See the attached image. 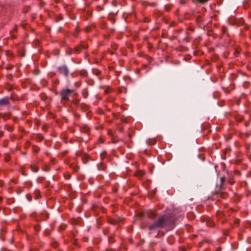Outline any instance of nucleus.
<instances>
[{
  "label": "nucleus",
  "mask_w": 251,
  "mask_h": 251,
  "mask_svg": "<svg viewBox=\"0 0 251 251\" xmlns=\"http://www.w3.org/2000/svg\"><path fill=\"white\" fill-rule=\"evenodd\" d=\"M11 98L5 97L0 99V107L9 106L10 104V100Z\"/></svg>",
  "instance_id": "6"
},
{
  "label": "nucleus",
  "mask_w": 251,
  "mask_h": 251,
  "mask_svg": "<svg viewBox=\"0 0 251 251\" xmlns=\"http://www.w3.org/2000/svg\"><path fill=\"white\" fill-rule=\"evenodd\" d=\"M5 54L7 56H12L13 55L12 52L9 50L5 51Z\"/></svg>",
  "instance_id": "32"
},
{
  "label": "nucleus",
  "mask_w": 251,
  "mask_h": 251,
  "mask_svg": "<svg viewBox=\"0 0 251 251\" xmlns=\"http://www.w3.org/2000/svg\"><path fill=\"white\" fill-rule=\"evenodd\" d=\"M107 155V153L105 151H102L100 154L101 159L104 158Z\"/></svg>",
  "instance_id": "28"
},
{
  "label": "nucleus",
  "mask_w": 251,
  "mask_h": 251,
  "mask_svg": "<svg viewBox=\"0 0 251 251\" xmlns=\"http://www.w3.org/2000/svg\"><path fill=\"white\" fill-rule=\"evenodd\" d=\"M72 103L76 106H80V100L78 99H73L72 101Z\"/></svg>",
  "instance_id": "20"
},
{
  "label": "nucleus",
  "mask_w": 251,
  "mask_h": 251,
  "mask_svg": "<svg viewBox=\"0 0 251 251\" xmlns=\"http://www.w3.org/2000/svg\"><path fill=\"white\" fill-rule=\"evenodd\" d=\"M222 30L223 32V33L224 34H226L227 36H229L228 33V30L226 26H223L222 27Z\"/></svg>",
  "instance_id": "21"
},
{
  "label": "nucleus",
  "mask_w": 251,
  "mask_h": 251,
  "mask_svg": "<svg viewBox=\"0 0 251 251\" xmlns=\"http://www.w3.org/2000/svg\"><path fill=\"white\" fill-rule=\"evenodd\" d=\"M32 150L34 152L38 153L39 152L40 149L39 147L35 145H33L32 146Z\"/></svg>",
  "instance_id": "22"
},
{
  "label": "nucleus",
  "mask_w": 251,
  "mask_h": 251,
  "mask_svg": "<svg viewBox=\"0 0 251 251\" xmlns=\"http://www.w3.org/2000/svg\"><path fill=\"white\" fill-rule=\"evenodd\" d=\"M72 50H73V49H72V48H71V49H69V54H72V53H75L74 51H73V50L72 51Z\"/></svg>",
  "instance_id": "38"
},
{
  "label": "nucleus",
  "mask_w": 251,
  "mask_h": 251,
  "mask_svg": "<svg viewBox=\"0 0 251 251\" xmlns=\"http://www.w3.org/2000/svg\"><path fill=\"white\" fill-rule=\"evenodd\" d=\"M81 46H82V49H87L88 48V46L87 45H82L81 44Z\"/></svg>",
  "instance_id": "37"
},
{
  "label": "nucleus",
  "mask_w": 251,
  "mask_h": 251,
  "mask_svg": "<svg viewBox=\"0 0 251 251\" xmlns=\"http://www.w3.org/2000/svg\"><path fill=\"white\" fill-rule=\"evenodd\" d=\"M124 220L123 218L119 217H115L112 218L110 217H107V222L109 224L113 225H116L120 222H122Z\"/></svg>",
  "instance_id": "4"
},
{
  "label": "nucleus",
  "mask_w": 251,
  "mask_h": 251,
  "mask_svg": "<svg viewBox=\"0 0 251 251\" xmlns=\"http://www.w3.org/2000/svg\"><path fill=\"white\" fill-rule=\"evenodd\" d=\"M249 84V82H245L244 83V86H245V85H246V84Z\"/></svg>",
  "instance_id": "51"
},
{
  "label": "nucleus",
  "mask_w": 251,
  "mask_h": 251,
  "mask_svg": "<svg viewBox=\"0 0 251 251\" xmlns=\"http://www.w3.org/2000/svg\"><path fill=\"white\" fill-rule=\"evenodd\" d=\"M50 246L52 248H53L54 249H56L59 247V243H58V242H57L55 240L52 239L50 242Z\"/></svg>",
  "instance_id": "14"
},
{
  "label": "nucleus",
  "mask_w": 251,
  "mask_h": 251,
  "mask_svg": "<svg viewBox=\"0 0 251 251\" xmlns=\"http://www.w3.org/2000/svg\"><path fill=\"white\" fill-rule=\"evenodd\" d=\"M96 10L98 12L102 11L103 9V8L100 5H98L96 7Z\"/></svg>",
  "instance_id": "31"
},
{
  "label": "nucleus",
  "mask_w": 251,
  "mask_h": 251,
  "mask_svg": "<svg viewBox=\"0 0 251 251\" xmlns=\"http://www.w3.org/2000/svg\"><path fill=\"white\" fill-rule=\"evenodd\" d=\"M235 120L237 122L240 123L243 120V117L241 116H236Z\"/></svg>",
  "instance_id": "23"
},
{
  "label": "nucleus",
  "mask_w": 251,
  "mask_h": 251,
  "mask_svg": "<svg viewBox=\"0 0 251 251\" xmlns=\"http://www.w3.org/2000/svg\"><path fill=\"white\" fill-rule=\"evenodd\" d=\"M50 216V214L46 211L41 212L37 217V221H43L47 220Z\"/></svg>",
  "instance_id": "5"
},
{
  "label": "nucleus",
  "mask_w": 251,
  "mask_h": 251,
  "mask_svg": "<svg viewBox=\"0 0 251 251\" xmlns=\"http://www.w3.org/2000/svg\"><path fill=\"white\" fill-rule=\"evenodd\" d=\"M4 159L5 162H8L10 160V157L8 154H5L4 156Z\"/></svg>",
  "instance_id": "27"
},
{
  "label": "nucleus",
  "mask_w": 251,
  "mask_h": 251,
  "mask_svg": "<svg viewBox=\"0 0 251 251\" xmlns=\"http://www.w3.org/2000/svg\"><path fill=\"white\" fill-rule=\"evenodd\" d=\"M5 128L9 131H12L14 129L13 127L9 126H5Z\"/></svg>",
  "instance_id": "30"
},
{
  "label": "nucleus",
  "mask_w": 251,
  "mask_h": 251,
  "mask_svg": "<svg viewBox=\"0 0 251 251\" xmlns=\"http://www.w3.org/2000/svg\"><path fill=\"white\" fill-rule=\"evenodd\" d=\"M87 251H93L92 249L90 248L87 249Z\"/></svg>",
  "instance_id": "48"
},
{
  "label": "nucleus",
  "mask_w": 251,
  "mask_h": 251,
  "mask_svg": "<svg viewBox=\"0 0 251 251\" xmlns=\"http://www.w3.org/2000/svg\"><path fill=\"white\" fill-rule=\"evenodd\" d=\"M31 169L34 172H37L39 170V168L35 165H31Z\"/></svg>",
  "instance_id": "24"
},
{
  "label": "nucleus",
  "mask_w": 251,
  "mask_h": 251,
  "mask_svg": "<svg viewBox=\"0 0 251 251\" xmlns=\"http://www.w3.org/2000/svg\"><path fill=\"white\" fill-rule=\"evenodd\" d=\"M119 131L121 132H123L124 131V128H120L119 129Z\"/></svg>",
  "instance_id": "46"
},
{
  "label": "nucleus",
  "mask_w": 251,
  "mask_h": 251,
  "mask_svg": "<svg viewBox=\"0 0 251 251\" xmlns=\"http://www.w3.org/2000/svg\"><path fill=\"white\" fill-rule=\"evenodd\" d=\"M34 228L36 232H39L41 230V226L39 225H35Z\"/></svg>",
  "instance_id": "26"
},
{
  "label": "nucleus",
  "mask_w": 251,
  "mask_h": 251,
  "mask_svg": "<svg viewBox=\"0 0 251 251\" xmlns=\"http://www.w3.org/2000/svg\"><path fill=\"white\" fill-rule=\"evenodd\" d=\"M88 238H84V240L85 241H88Z\"/></svg>",
  "instance_id": "53"
},
{
  "label": "nucleus",
  "mask_w": 251,
  "mask_h": 251,
  "mask_svg": "<svg viewBox=\"0 0 251 251\" xmlns=\"http://www.w3.org/2000/svg\"><path fill=\"white\" fill-rule=\"evenodd\" d=\"M17 27L16 26H15L13 29H14V31H16L17 30Z\"/></svg>",
  "instance_id": "49"
},
{
  "label": "nucleus",
  "mask_w": 251,
  "mask_h": 251,
  "mask_svg": "<svg viewBox=\"0 0 251 251\" xmlns=\"http://www.w3.org/2000/svg\"><path fill=\"white\" fill-rule=\"evenodd\" d=\"M226 181L225 176L220 178V184L219 186H217L216 190L215 191V194H218L224 188V184Z\"/></svg>",
  "instance_id": "7"
},
{
  "label": "nucleus",
  "mask_w": 251,
  "mask_h": 251,
  "mask_svg": "<svg viewBox=\"0 0 251 251\" xmlns=\"http://www.w3.org/2000/svg\"><path fill=\"white\" fill-rule=\"evenodd\" d=\"M175 226L176 218L173 214H168L159 215L152 223L147 226L142 225L141 228H147L151 232L157 229H165L167 231H170L174 229Z\"/></svg>",
  "instance_id": "1"
},
{
  "label": "nucleus",
  "mask_w": 251,
  "mask_h": 251,
  "mask_svg": "<svg viewBox=\"0 0 251 251\" xmlns=\"http://www.w3.org/2000/svg\"><path fill=\"white\" fill-rule=\"evenodd\" d=\"M145 174L144 171L139 170L136 173V176L138 177H142Z\"/></svg>",
  "instance_id": "19"
},
{
  "label": "nucleus",
  "mask_w": 251,
  "mask_h": 251,
  "mask_svg": "<svg viewBox=\"0 0 251 251\" xmlns=\"http://www.w3.org/2000/svg\"><path fill=\"white\" fill-rule=\"evenodd\" d=\"M80 131L86 134H89L90 133V129L86 125H83L81 126H80Z\"/></svg>",
  "instance_id": "9"
},
{
  "label": "nucleus",
  "mask_w": 251,
  "mask_h": 251,
  "mask_svg": "<svg viewBox=\"0 0 251 251\" xmlns=\"http://www.w3.org/2000/svg\"><path fill=\"white\" fill-rule=\"evenodd\" d=\"M230 209L232 211H234L232 208H230Z\"/></svg>",
  "instance_id": "56"
},
{
  "label": "nucleus",
  "mask_w": 251,
  "mask_h": 251,
  "mask_svg": "<svg viewBox=\"0 0 251 251\" xmlns=\"http://www.w3.org/2000/svg\"><path fill=\"white\" fill-rule=\"evenodd\" d=\"M4 183L2 180H0V187H2L3 186Z\"/></svg>",
  "instance_id": "39"
},
{
  "label": "nucleus",
  "mask_w": 251,
  "mask_h": 251,
  "mask_svg": "<svg viewBox=\"0 0 251 251\" xmlns=\"http://www.w3.org/2000/svg\"><path fill=\"white\" fill-rule=\"evenodd\" d=\"M239 223V221H236V223Z\"/></svg>",
  "instance_id": "60"
},
{
  "label": "nucleus",
  "mask_w": 251,
  "mask_h": 251,
  "mask_svg": "<svg viewBox=\"0 0 251 251\" xmlns=\"http://www.w3.org/2000/svg\"><path fill=\"white\" fill-rule=\"evenodd\" d=\"M89 156L88 154H84L82 157V162L83 163L86 164L88 162Z\"/></svg>",
  "instance_id": "17"
},
{
  "label": "nucleus",
  "mask_w": 251,
  "mask_h": 251,
  "mask_svg": "<svg viewBox=\"0 0 251 251\" xmlns=\"http://www.w3.org/2000/svg\"><path fill=\"white\" fill-rule=\"evenodd\" d=\"M216 215L219 219H222L226 216V214L222 211H218Z\"/></svg>",
  "instance_id": "11"
},
{
  "label": "nucleus",
  "mask_w": 251,
  "mask_h": 251,
  "mask_svg": "<svg viewBox=\"0 0 251 251\" xmlns=\"http://www.w3.org/2000/svg\"><path fill=\"white\" fill-rule=\"evenodd\" d=\"M75 93L74 89H71L68 88H62L59 93L60 101L63 105L67 104L70 100V97Z\"/></svg>",
  "instance_id": "2"
},
{
  "label": "nucleus",
  "mask_w": 251,
  "mask_h": 251,
  "mask_svg": "<svg viewBox=\"0 0 251 251\" xmlns=\"http://www.w3.org/2000/svg\"><path fill=\"white\" fill-rule=\"evenodd\" d=\"M26 144H28V145H29V144H30V142H26Z\"/></svg>",
  "instance_id": "57"
},
{
  "label": "nucleus",
  "mask_w": 251,
  "mask_h": 251,
  "mask_svg": "<svg viewBox=\"0 0 251 251\" xmlns=\"http://www.w3.org/2000/svg\"><path fill=\"white\" fill-rule=\"evenodd\" d=\"M76 31H77V33H78V32H79V30H77V29H76Z\"/></svg>",
  "instance_id": "59"
},
{
  "label": "nucleus",
  "mask_w": 251,
  "mask_h": 251,
  "mask_svg": "<svg viewBox=\"0 0 251 251\" xmlns=\"http://www.w3.org/2000/svg\"><path fill=\"white\" fill-rule=\"evenodd\" d=\"M13 31H10V37L13 39H15L16 38V36L13 34Z\"/></svg>",
  "instance_id": "33"
},
{
  "label": "nucleus",
  "mask_w": 251,
  "mask_h": 251,
  "mask_svg": "<svg viewBox=\"0 0 251 251\" xmlns=\"http://www.w3.org/2000/svg\"><path fill=\"white\" fill-rule=\"evenodd\" d=\"M83 97L85 99L87 98L89 95V91L87 88H84L81 92Z\"/></svg>",
  "instance_id": "12"
},
{
  "label": "nucleus",
  "mask_w": 251,
  "mask_h": 251,
  "mask_svg": "<svg viewBox=\"0 0 251 251\" xmlns=\"http://www.w3.org/2000/svg\"><path fill=\"white\" fill-rule=\"evenodd\" d=\"M223 89H224V90L225 91V92H226V90H227V88H226L225 87H223Z\"/></svg>",
  "instance_id": "50"
},
{
  "label": "nucleus",
  "mask_w": 251,
  "mask_h": 251,
  "mask_svg": "<svg viewBox=\"0 0 251 251\" xmlns=\"http://www.w3.org/2000/svg\"><path fill=\"white\" fill-rule=\"evenodd\" d=\"M147 216L150 219H154L157 217L158 213L156 210H150L147 212Z\"/></svg>",
  "instance_id": "8"
},
{
  "label": "nucleus",
  "mask_w": 251,
  "mask_h": 251,
  "mask_svg": "<svg viewBox=\"0 0 251 251\" xmlns=\"http://www.w3.org/2000/svg\"><path fill=\"white\" fill-rule=\"evenodd\" d=\"M81 50L82 46L81 44L77 45L73 49V51H74V52L76 53H79L81 52ZM72 51H73V50Z\"/></svg>",
  "instance_id": "10"
},
{
  "label": "nucleus",
  "mask_w": 251,
  "mask_h": 251,
  "mask_svg": "<svg viewBox=\"0 0 251 251\" xmlns=\"http://www.w3.org/2000/svg\"><path fill=\"white\" fill-rule=\"evenodd\" d=\"M80 107L81 109V110L83 111V112H86L88 110V108H89V106L87 104H85V103H81L80 104Z\"/></svg>",
  "instance_id": "15"
},
{
  "label": "nucleus",
  "mask_w": 251,
  "mask_h": 251,
  "mask_svg": "<svg viewBox=\"0 0 251 251\" xmlns=\"http://www.w3.org/2000/svg\"><path fill=\"white\" fill-rule=\"evenodd\" d=\"M70 167L75 172H77L79 169V166L75 164H71L70 165Z\"/></svg>",
  "instance_id": "16"
},
{
  "label": "nucleus",
  "mask_w": 251,
  "mask_h": 251,
  "mask_svg": "<svg viewBox=\"0 0 251 251\" xmlns=\"http://www.w3.org/2000/svg\"><path fill=\"white\" fill-rule=\"evenodd\" d=\"M228 206V204L227 203H226L224 204L225 208H227Z\"/></svg>",
  "instance_id": "47"
},
{
  "label": "nucleus",
  "mask_w": 251,
  "mask_h": 251,
  "mask_svg": "<svg viewBox=\"0 0 251 251\" xmlns=\"http://www.w3.org/2000/svg\"><path fill=\"white\" fill-rule=\"evenodd\" d=\"M206 224L209 227H213L214 226H215V223H214V222L210 219H209L206 221Z\"/></svg>",
  "instance_id": "18"
},
{
  "label": "nucleus",
  "mask_w": 251,
  "mask_h": 251,
  "mask_svg": "<svg viewBox=\"0 0 251 251\" xmlns=\"http://www.w3.org/2000/svg\"><path fill=\"white\" fill-rule=\"evenodd\" d=\"M108 242L110 243H113L115 242V240L114 239V237L112 236H109L108 237Z\"/></svg>",
  "instance_id": "29"
},
{
  "label": "nucleus",
  "mask_w": 251,
  "mask_h": 251,
  "mask_svg": "<svg viewBox=\"0 0 251 251\" xmlns=\"http://www.w3.org/2000/svg\"><path fill=\"white\" fill-rule=\"evenodd\" d=\"M180 3L182 4H184L185 3V0H181Z\"/></svg>",
  "instance_id": "43"
},
{
  "label": "nucleus",
  "mask_w": 251,
  "mask_h": 251,
  "mask_svg": "<svg viewBox=\"0 0 251 251\" xmlns=\"http://www.w3.org/2000/svg\"><path fill=\"white\" fill-rule=\"evenodd\" d=\"M57 71L59 75H63L66 78H68L70 71L67 65L63 64L58 66L57 68Z\"/></svg>",
  "instance_id": "3"
},
{
  "label": "nucleus",
  "mask_w": 251,
  "mask_h": 251,
  "mask_svg": "<svg viewBox=\"0 0 251 251\" xmlns=\"http://www.w3.org/2000/svg\"><path fill=\"white\" fill-rule=\"evenodd\" d=\"M197 21L200 22H201L202 21V17L201 16H197Z\"/></svg>",
  "instance_id": "35"
},
{
  "label": "nucleus",
  "mask_w": 251,
  "mask_h": 251,
  "mask_svg": "<svg viewBox=\"0 0 251 251\" xmlns=\"http://www.w3.org/2000/svg\"><path fill=\"white\" fill-rule=\"evenodd\" d=\"M43 139V136L40 134H38L36 137V140L37 142H41Z\"/></svg>",
  "instance_id": "25"
},
{
  "label": "nucleus",
  "mask_w": 251,
  "mask_h": 251,
  "mask_svg": "<svg viewBox=\"0 0 251 251\" xmlns=\"http://www.w3.org/2000/svg\"><path fill=\"white\" fill-rule=\"evenodd\" d=\"M238 75H243V76H246V74L244 73H239L238 74Z\"/></svg>",
  "instance_id": "44"
},
{
  "label": "nucleus",
  "mask_w": 251,
  "mask_h": 251,
  "mask_svg": "<svg viewBox=\"0 0 251 251\" xmlns=\"http://www.w3.org/2000/svg\"><path fill=\"white\" fill-rule=\"evenodd\" d=\"M239 54V52L238 51H235V52H234V55L236 56H237L238 54Z\"/></svg>",
  "instance_id": "42"
},
{
  "label": "nucleus",
  "mask_w": 251,
  "mask_h": 251,
  "mask_svg": "<svg viewBox=\"0 0 251 251\" xmlns=\"http://www.w3.org/2000/svg\"><path fill=\"white\" fill-rule=\"evenodd\" d=\"M191 0L192 1V2L196 4H197L198 3L204 4L205 3H206L209 0Z\"/></svg>",
  "instance_id": "13"
},
{
  "label": "nucleus",
  "mask_w": 251,
  "mask_h": 251,
  "mask_svg": "<svg viewBox=\"0 0 251 251\" xmlns=\"http://www.w3.org/2000/svg\"><path fill=\"white\" fill-rule=\"evenodd\" d=\"M250 125V122L249 121H247L245 123V126H248Z\"/></svg>",
  "instance_id": "40"
},
{
  "label": "nucleus",
  "mask_w": 251,
  "mask_h": 251,
  "mask_svg": "<svg viewBox=\"0 0 251 251\" xmlns=\"http://www.w3.org/2000/svg\"><path fill=\"white\" fill-rule=\"evenodd\" d=\"M2 199H3L0 196V202L2 201Z\"/></svg>",
  "instance_id": "54"
},
{
  "label": "nucleus",
  "mask_w": 251,
  "mask_h": 251,
  "mask_svg": "<svg viewBox=\"0 0 251 251\" xmlns=\"http://www.w3.org/2000/svg\"><path fill=\"white\" fill-rule=\"evenodd\" d=\"M11 67H8V68H6L7 69H10Z\"/></svg>",
  "instance_id": "58"
},
{
  "label": "nucleus",
  "mask_w": 251,
  "mask_h": 251,
  "mask_svg": "<svg viewBox=\"0 0 251 251\" xmlns=\"http://www.w3.org/2000/svg\"><path fill=\"white\" fill-rule=\"evenodd\" d=\"M98 167H99V169H100H100H104V168H102V169H101V168H100V166H98Z\"/></svg>",
  "instance_id": "55"
},
{
  "label": "nucleus",
  "mask_w": 251,
  "mask_h": 251,
  "mask_svg": "<svg viewBox=\"0 0 251 251\" xmlns=\"http://www.w3.org/2000/svg\"><path fill=\"white\" fill-rule=\"evenodd\" d=\"M72 95H73L74 96H76L77 95V93L75 90V93H74Z\"/></svg>",
  "instance_id": "45"
},
{
  "label": "nucleus",
  "mask_w": 251,
  "mask_h": 251,
  "mask_svg": "<svg viewBox=\"0 0 251 251\" xmlns=\"http://www.w3.org/2000/svg\"><path fill=\"white\" fill-rule=\"evenodd\" d=\"M67 152H68V151H65L63 152V154H66Z\"/></svg>",
  "instance_id": "52"
},
{
  "label": "nucleus",
  "mask_w": 251,
  "mask_h": 251,
  "mask_svg": "<svg viewBox=\"0 0 251 251\" xmlns=\"http://www.w3.org/2000/svg\"><path fill=\"white\" fill-rule=\"evenodd\" d=\"M3 135V132L0 130V137H1Z\"/></svg>",
  "instance_id": "41"
},
{
  "label": "nucleus",
  "mask_w": 251,
  "mask_h": 251,
  "mask_svg": "<svg viewBox=\"0 0 251 251\" xmlns=\"http://www.w3.org/2000/svg\"><path fill=\"white\" fill-rule=\"evenodd\" d=\"M227 181L229 183V184H230L231 185H232L234 183V181L232 178H230V179H228Z\"/></svg>",
  "instance_id": "34"
},
{
  "label": "nucleus",
  "mask_w": 251,
  "mask_h": 251,
  "mask_svg": "<svg viewBox=\"0 0 251 251\" xmlns=\"http://www.w3.org/2000/svg\"><path fill=\"white\" fill-rule=\"evenodd\" d=\"M184 41L186 42H189L190 41V38L189 37H186L185 38H184Z\"/></svg>",
  "instance_id": "36"
}]
</instances>
